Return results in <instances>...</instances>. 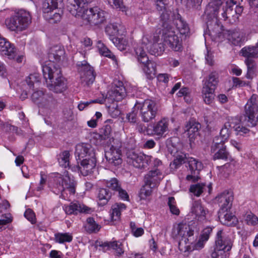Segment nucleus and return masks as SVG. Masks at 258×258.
I'll return each mask as SVG.
<instances>
[{
	"mask_svg": "<svg viewBox=\"0 0 258 258\" xmlns=\"http://www.w3.org/2000/svg\"><path fill=\"white\" fill-rule=\"evenodd\" d=\"M135 109L139 111V116L142 121L149 122L154 119L159 110V107L156 101L146 99L143 102H137Z\"/></svg>",
	"mask_w": 258,
	"mask_h": 258,
	"instance_id": "nucleus-6",
	"label": "nucleus"
},
{
	"mask_svg": "<svg viewBox=\"0 0 258 258\" xmlns=\"http://www.w3.org/2000/svg\"><path fill=\"white\" fill-rule=\"evenodd\" d=\"M111 197V193L106 188H100L99 190L98 198L99 201V205H106Z\"/></svg>",
	"mask_w": 258,
	"mask_h": 258,
	"instance_id": "nucleus-42",
	"label": "nucleus"
},
{
	"mask_svg": "<svg viewBox=\"0 0 258 258\" xmlns=\"http://www.w3.org/2000/svg\"><path fill=\"white\" fill-rule=\"evenodd\" d=\"M156 8L159 11H162L163 10L167 9L168 3L167 0H156Z\"/></svg>",
	"mask_w": 258,
	"mask_h": 258,
	"instance_id": "nucleus-64",
	"label": "nucleus"
},
{
	"mask_svg": "<svg viewBox=\"0 0 258 258\" xmlns=\"http://www.w3.org/2000/svg\"><path fill=\"white\" fill-rule=\"evenodd\" d=\"M105 156L109 164L112 166H118L122 163L121 151L113 146L105 152Z\"/></svg>",
	"mask_w": 258,
	"mask_h": 258,
	"instance_id": "nucleus-17",
	"label": "nucleus"
},
{
	"mask_svg": "<svg viewBox=\"0 0 258 258\" xmlns=\"http://www.w3.org/2000/svg\"><path fill=\"white\" fill-rule=\"evenodd\" d=\"M222 230H219L217 233L216 247L211 254V258H228L227 253L232 246V242L228 237L222 236Z\"/></svg>",
	"mask_w": 258,
	"mask_h": 258,
	"instance_id": "nucleus-8",
	"label": "nucleus"
},
{
	"mask_svg": "<svg viewBox=\"0 0 258 258\" xmlns=\"http://www.w3.org/2000/svg\"><path fill=\"white\" fill-rule=\"evenodd\" d=\"M218 82V74L216 72H212L209 75L208 78L204 83L203 87H206L207 88L215 90Z\"/></svg>",
	"mask_w": 258,
	"mask_h": 258,
	"instance_id": "nucleus-41",
	"label": "nucleus"
},
{
	"mask_svg": "<svg viewBox=\"0 0 258 258\" xmlns=\"http://www.w3.org/2000/svg\"><path fill=\"white\" fill-rule=\"evenodd\" d=\"M70 154L68 151H64L59 155L58 159L59 165L66 168L69 166V159Z\"/></svg>",
	"mask_w": 258,
	"mask_h": 258,
	"instance_id": "nucleus-49",
	"label": "nucleus"
},
{
	"mask_svg": "<svg viewBox=\"0 0 258 258\" xmlns=\"http://www.w3.org/2000/svg\"><path fill=\"white\" fill-rule=\"evenodd\" d=\"M85 228L87 232L92 233L98 231L100 229V226L95 222L93 218H88L87 219V223Z\"/></svg>",
	"mask_w": 258,
	"mask_h": 258,
	"instance_id": "nucleus-48",
	"label": "nucleus"
},
{
	"mask_svg": "<svg viewBox=\"0 0 258 258\" xmlns=\"http://www.w3.org/2000/svg\"><path fill=\"white\" fill-rule=\"evenodd\" d=\"M77 66L81 81L85 83L86 85L92 84L96 77L93 68L85 60L78 62Z\"/></svg>",
	"mask_w": 258,
	"mask_h": 258,
	"instance_id": "nucleus-11",
	"label": "nucleus"
},
{
	"mask_svg": "<svg viewBox=\"0 0 258 258\" xmlns=\"http://www.w3.org/2000/svg\"><path fill=\"white\" fill-rule=\"evenodd\" d=\"M224 0H213L210 2L206 7V13L208 14L216 15L220 6Z\"/></svg>",
	"mask_w": 258,
	"mask_h": 258,
	"instance_id": "nucleus-37",
	"label": "nucleus"
},
{
	"mask_svg": "<svg viewBox=\"0 0 258 258\" xmlns=\"http://www.w3.org/2000/svg\"><path fill=\"white\" fill-rule=\"evenodd\" d=\"M227 39L232 44L238 45L240 44L243 39V33L237 31H228L227 33Z\"/></svg>",
	"mask_w": 258,
	"mask_h": 258,
	"instance_id": "nucleus-34",
	"label": "nucleus"
},
{
	"mask_svg": "<svg viewBox=\"0 0 258 258\" xmlns=\"http://www.w3.org/2000/svg\"><path fill=\"white\" fill-rule=\"evenodd\" d=\"M100 246L104 247H107L108 249L112 248L115 250L116 253L118 255H121L123 253L122 245L118 244L116 241L105 242L100 244Z\"/></svg>",
	"mask_w": 258,
	"mask_h": 258,
	"instance_id": "nucleus-46",
	"label": "nucleus"
},
{
	"mask_svg": "<svg viewBox=\"0 0 258 258\" xmlns=\"http://www.w3.org/2000/svg\"><path fill=\"white\" fill-rule=\"evenodd\" d=\"M57 101L53 98L52 94H46L44 100L40 108H44L48 111H52L56 108Z\"/></svg>",
	"mask_w": 258,
	"mask_h": 258,
	"instance_id": "nucleus-25",
	"label": "nucleus"
},
{
	"mask_svg": "<svg viewBox=\"0 0 258 258\" xmlns=\"http://www.w3.org/2000/svg\"><path fill=\"white\" fill-rule=\"evenodd\" d=\"M232 126L230 120L226 122L222 128L220 133L219 141L225 143L230 137L231 132Z\"/></svg>",
	"mask_w": 258,
	"mask_h": 258,
	"instance_id": "nucleus-38",
	"label": "nucleus"
},
{
	"mask_svg": "<svg viewBox=\"0 0 258 258\" xmlns=\"http://www.w3.org/2000/svg\"><path fill=\"white\" fill-rule=\"evenodd\" d=\"M113 43L116 45V46L120 50H124L125 49L126 47L128 45V42L126 40V39L120 37V38H116L113 37L111 39Z\"/></svg>",
	"mask_w": 258,
	"mask_h": 258,
	"instance_id": "nucleus-52",
	"label": "nucleus"
},
{
	"mask_svg": "<svg viewBox=\"0 0 258 258\" xmlns=\"http://www.w3.org/2000/svg\"><path fill=\"white\" fill-rule=\"evenodd\" d=\"M45 95L42 91H36L33 92L31 95L32 101L37 104L39 107H40L43 103Z\"/></svg>",
	"mask_w": 258,
	"mask_h": 258,
	"instance_id": "nucleus-47",
	"label": "nucleus"
},
{
	"mask_svg": "<svg viewBox=\"0 0 258 258\" xmlns=\"http://www.w3.org/2000/svg\"><path fill=\"white\" fill-rule=\"evenodd\" d=\"M161 39L163 41V43L156 42L153 44V47L155 49L153 50L154 55L161 54L165 50L164 45H168L175 51L181 50L182 47L181 40L175 34L173 28L161 29Z\"/></svg>",
	"mask_w": 258,
	"mask_h": 258,
	"instance_id": "nucleus-4",
	"label": "nucleus"
},
{
	"mask_svg": "<svg viewBox=\"0 0 258 258\" xmlns=\"http://www.w3.org/2000/svg\"><path fill=\"white\" fill-rule=\"evenodd\" d=\"M152 157L131 151L127 154V162L136 168H142L148 165Z\"/></svg>",
	"mask_w": 258,
	"mask_h": 258,
	"instance_id": "nucleus-12",
	"label": "nucleus"
},
{
	"mask_svg": "<svg viewBox=\"0 0 258 258\" xmlns=\"http://www.w3.org/2000/svg\"><path fill=\"white\" fill-rule=\"evenodd\" d=\"M201 127L200 123L196 121H190L186 126V131L190 140H191L199 135V131Z\"/></svg>",
	"mask_w": 258,
	"mask_h": 258,
	"instance_id": "nucleus-28",
	"label": "nucleus"
},
{
	"mask_svg": "<svg viewBox=\"0 0 258 258\" xmlns=\"http://www.w3.org/2000/svg\"><path fill=\"white\" fill-rule=\"evenodd\" d=\"M2 127L4 131L6 132L15 133L17 134H20L21 131L17 127L12 125L8 123H4L2 122L0 124V127Z\"/></svg>",
	"mask_w": 258,
	"mask_h": 258,
	"instance_id": "nucleus-54",
	"label": "nucleus"
},
{
	"mask_svg": "<svg viewBox=\"0 0 258 258\" xmlns=\"http://www.w3.org/2000/svg\"><path fill=\"white\" fill-rule=\"evenodd\" d=\"M64 54V50L61 46H53L48 53L49 61L42 66L43 75L47 87L56 93L63 92L67 88L66 80L62 76L60 68L55 64V62L60 60Z\"/></svg>",
	"mask_w": 258,
	"mask_h": 258,
	"instance_id": "nucleus-1",
	"label": "nucleus"
},
{
	"mask_svg": "<svg viewBox=\"0 0 258 258\" xmlns=\"http://www.w3.org/2000/svg\"><path fill=\"white\" fill-rule=\"evenodd\" d=\"M112 103L108 105V111L110 115L114 118L117 117L120 113V111L118 108V105L116 103L111 102Z\"/></svg>",
	"mask_w": 258,
	"mask_h": 258,
	"instance_id": "nucleus-55",
	"label": "nucleus"
},
{
	"mask_svg": "<svg viewBox=\"0 0 258 258\" xmlns=\"http://www.w3.org/2000/svg\"><path fill=\"white\" fill-rule=\"evenodd\" d=\"M173 22L177 30L181 35L187 34L189 32L188 25L181 19L179 15H177V18L173 20Z\"/></svg>",
	"mask_w": 258,
	"mask_h": 258,
	"instance_id": "nucleus-33",
	"label": "nucleus"
},
{
	"mask_svg": "<svg viewBox=\"0 0 258 258\" xmlns=\"http://www.w3.org/2000/svg\"><path fill=\"white\" fill-rule=\"evenodd\" d=\"M126 95V92L123 83L117 81L113 84L111 89L108 91L104 99V102L111 103V102L119 101L122 100Z\"/></svg>",
	"mask_w": 258,
	"mask_h": 258,
	"instance_id": "nucleus-10",
	"label": "nucleus"
},
{
	"mask_svg": "<svg viewBox=\"0 0 258 258\" xmlns=\"http://www.w3.org/2000/svg\"><path fill=\"white\" fill-rule=\"evenodd\" d=\"M245 117L249 126H255L258 121V104L256 95H252L245 105Z\"/></svg>",
	"mask_w": 258,
	"mask_h": 258,
	"instance_id": "nucleus-9",
	"label": "nucleus"
},
{
	"mask_svg": "<svg viewBox=\"0 0 258 258\" xmlns=\"http://www.w3.org/2000/svg\"><path fill=\"white\" fill-rule=\"evenodd\" d=\"M245 63L246 64L247 67V73L246 75V77L247 79H251L252 78V74H253L252 70V60L249 58H247L245 60Z\"/></svg>",
	"mask_w": 258,
	"mask_h": 258,
	"instance_id": "nucleus-62",
	"label": "nucleus"
},
{
	"mask_svg": "<svg viewBox=\"0 0 258 258\" xmlns=\"http://www.w3.org/2000/svg\"><path fill=\"white\" fill-rule=\"evenodd\" d=\"M55 241L58 243H61L65 242H70L73 239V236L68 233H57L55 234Z\"/></svg>",
	"mask_w": 258,
	"mask_h": 258,
	"instance_id": "nucleus-50",
	"label": "nucleus"
},
{
	"mask_svg": "<svg viewBox=\"0 0 258 258\" xmlns=\"http://www.w3.org/2000/svg\"><path fill=\"white\" fill-rule=\"evenodd\" d=\"M62 14V10L58 7L50 12L43 14V16L44 19L49 23L54 24L60 21Z\"/></svg>",
	"mask_w": 258,
	"mask_h": 258,
	"instance_id": "nucleus-23",
	"label": "nucleus"
},
{
	"mask_svg": "<svg viewBox=\"0 0 258 258\" xmlns=\"http://www.w3.org/2000/svg\"><path fill=\"white\" fill-rule=\"evenodd\" d=\"M224 144L225 143L219 141V137H215L211 146V153L215 154L216 152H219L221 151V146H224Z\"/></svg>",
	"mask_w": 258,
	"mask_h": 258,
	"instance_id": "nucleus-51",
	"label": "nucleus"
},
{
	"mask_svg": "<svg viewBox=\"0 0 258 258\" xmlns=\"http://www.w3.org/2000/svg\"><path fill=\"white\" fill-rule=\"evenodd\" d=\"M187 161L189 164L190 174L187 175L186 177H199L200 172L203 167L202 163L196 159L192 158Z\"/></svg>",
	"mask_w": 258,
	"mask_h": 258,
	"instance_id": "nucleus-22",
	"label": "nucleus"
},
{
	"mask_svg": "<svg viewBox=\"0 0 258 258\" xmlns=\"http://www.w3.org/2000/svg\"><path fill=\"white\" fill-rule=\"evenodd\" d=\"M40 76L37 73L30 74L26 79V82L30 88H34V83L40 81Z\"/></svg>",
	"mask_w": 258,
	"mask_h": 258,
	"instance_id": "nucleus-53",
	"label": "nucleus"
},
{
	"mask_svg": "<svg viewBox=\"0 0 258 258\" xmlns=\"http://www.w3.org/2000/svg\"><path fill=\"white\" fill-rule=\"evenodd\" d=\"M69 11L75 17L81 16L92 26H99L106 22V12L98 7L84 10V5L91 0H69Z\"/></svg>",
	"mask_w": 258,
	"mask_h": 258,
	"instance_id": "nucleus-2",
	"label": "nucleus"
},
{
	"mask_svg": "<svg viewBox=\"0 0 258 258\" xmlns=\"http://www.w3.org/2000/svg\"><path fill=\"white\" fill-rule=\"evenodd\" d=\"M204 185V184L201 185L200 184L192 185L190 186L189 190L195 196L199 197L203 192V189Z\"/></svg>",
	"mask_w": 258,
	"mask_h": 258,
	"instance_id": "nucleus-60",
	"label": "nucleus"
},
{
	"mask_svg": "<svg viewBox=\"0 0 258 258\" xmlns=\"http://www.w3.org/2000/svg\"><path fill=\"white\" fill-rule=\"evenodd\" d=\"M106 184L108 187L116 191L120 188V186L116 178H110V180H106Z\"/></svg>",
	"mask_w": 258,
	"mask_h": 258,
	"instance_id": "nucleus-59",
	"label": "nucleus"
},
{
	"mask_svg": "<svg viewBox=\"0 0 258 258\" xmlns=\"http://www.w3.org/2000/svg\"><path fill=\"white\" fill-rule=\"evenodd\" d=\"M153 168L151 170L148 174L147 177H155L156 176H164L163 174L162 163L161 161L158 159L155 158L153 161Z\"/></svg>",
	"mask_w": 258,
	"mask_h": 258,
	"instance_id": "nucleus-24",
	"label": "nucleus"
},
{
	"mask_svg": "<svg viewBox=\"0 0 258 258\" xmlns=\"http://www.w3.org/2000/svg\"><path fill=\"white\" fill-rule=\"evenodd\" d=\"M168 205L169 207L170 212L174 215H178L179 214V210L177 208L176 205L175 199L173 197L168 198Z\"/></svg>",
	"mask_w": 258,
	"mask_h": 258,
	"instance_id": "nucleus-57",
	"label": "nucleus"
},
{
	"mask_svg": "<svg viewBox=\"0 0 258 258\" xmlns=\"http://www.w3.org/2000/svg\"><path fill=\"white\" fill-rule=\"evenodd\" d=\"M97 47L99 53L106 57L111 58L113 60L116 61L115 56L106 47V46L100 41L97 42Z\"/></svg>",
	"mask_w": 258,
	"mask_h": 258,
	"instance_id": "nucleus-43",
	"label": "nucleus"
},
{
	"mask_svg": "<svg viewBox=\"0 0 258 258\" xmlns=\"http://www.w3.org/2000/svg\"><path fill=\"white\" fill-rule=\"evenodd\" d=\"M171 154L175 156V159L170 164L171 169L175 170L180 165L187 161L186 155L181 152H179L177 148L174 146L168 148Z\"/></svg>",
	"mask_w": 258,
	"mask_h": 258,
	"instance_id": "nucleus-19",
	"label": "nucleus"
},
{
	"mask_svg": "<svg viewBox=\"0 0 258 258\" xmlns=\"http://www.w3.org/2000/svg\"><path fill=\"white\" fill-rule=\"evenodd\" d=\"M195 229L192 224L179 223L174 227L172 235L173 238L178 241L179 246L185 244V247H188L189 245L186 244L191 240V237L193 236Z\"/></svg>",
	"mask_w": 258,
	"mask_h": 258,
	"instance_id": "nucleus-7",
	"label": "nucleus"
},
{
	"mask_svg": "<svg viewBox=\"0 0 258 258\" xmlns=\"http://www.w3.org/2000/svg\"><path fill=\"white\" fill-rule=\"evenodd\" d=\"M215 90L206 87H203L202 93L203 100L207 104H211L214 99Z\"/></svg>",
	"mask_w": 258,
	"mask_h": 258,
	"instance_id": "nucleus-40",
	"label": "nucleus"
},
{
	"mask_svg": "<svg viewBox=\"0 0 258 258\" xmlns=\"http://www.w3.org/2000/svg\"><path fill=\"white\" fill-rule=\"evenodd\" d=\"M0 53L7 56L9 59H14L16 56V50L14 45L5 38L0 35Z\"/></svg>",
	"mask_w": 258,
	"mask_h": 258,
	"instance_id": "nucleus-15",
	"label": "nucleus"
},
{
	"mask_svg": "<svg viewBox=\"0 0 258 258\" xmlns=\"http://www.w3.org/2000/svg\"><path fill=\"white\" fill-rule=\"evenodd\" d=\"M8 28L12 31L21 32L26 30L31 23L30 13L24 10H19L5 21Z\"/></svg>",
	"mask_w": 258,
	"mask_h": 258,
	"instance_id": "nucleus-5",
	"label": "nucleus"
},
{
	"mask_svg": "<svg viewBox=\"0 0 258 258\" xmlns=\"http://www.w3.org/2000/svg\"><path fill=\"white\" fill-rule=\"evenodd\" d=\"M221 148V151L219 152H216L215 154L213 155V160L221 159L226 161L230 159L231 156L229 152L227 150L226 146L225 145L222 146Z\"/></svg>",
	"mask_w": 258,
	"mask_h": 258,
	"instance_id": "nucleus-45",
	"label": "nucleus"
},
{
	"mask_svg": "<svg viewBox=\"0 0 258 258\" xmlns=\"http://www.w3.org/2000/svg\"><path fill=\"white\" fill-rule=\"evenodd\" d=\"M222 16L224 20L230 18L238 17L243 11V7L237 5V2L234 0H227L225 7L223 9Z\"/></svg>",
	"mask_w": 258,
	"mask_h": 258,
	"instance_id": "nucleus-13",
	"label": "nucleus"
},
{
	"mask_svg": "<svg viewBox=\"0 0 258 258\" xmlns=\"http://www.w3.org/2000/svg\"><path fill=\"white\" fill-rule=\"evenodd\" d=\"M126 206L124 204L116 203L112 207V213L111 217L114 220H117L119 219L121 212L122 210H124Z\"/></svg>",
	"mask_w": 258,
	"mask_h": 258,
	"instance_id": "nucleus-44",
	"label": "nucleus"
},
{
	"mask_svg": "<svg viewBox=\"0 0 258 258\" xmlns=\"http://www.w3.org/2000/svg\"><path fill=\"white\" fill-rule=\"evenodd\" d=\"M145 47L139 45L135 49L136 56L139 62L141 63H145L148 61V57L146 53Z\"/></svg>",
	"mask_w": 258,
	"mask_h": 258,
	"instance_id": "nucleus-39",
	"label": "nucleus"
},
{
	"mask_svg": "<svg viewBox=\"0 0 258 258\" xmlns=\"http://www.w3.org/2000/svg\"><path fill=\"white\" fill-rule=\"evenodd\" d=\"M142 64H143V70L146 74L147 78L149 79L154 78L156 75V63L148 59V61Z\"/></svg>",
	"mask_w": 258,
	"mask_h": 258,
	"instance_id": "nucleus-26",
	"label": "nucleus"
},
{
	"mask_svg": "<svg viewBox=\"0 0 258 258\" xmlns=\"http://www.w3.org/2000/svg\"><path fill=\"white\" fill-rule=\"evenodd\" d=\"M171 12L170 10H163L160 15V23L162 27V29H169L173 28L170 25L171 18L170 15Z\"/></svg>",
	"mask_w": 258,
	"mask_h": 258,
	"instance_id": "nucleus-29",
	"label": "nucleus"
},
{
	"mask_svg": "<svg viewBox=\"0 0 258 258\" xmlns=\"http://www.w3.org/2000/svg\"><path fill=\"white\" fill-rule=\"evenodd\" d=\"M137 109H135V106L133 108V110L127 114L126 119L128 121L132 123H135L138 120V111Z\"/></svg>",
	"mask_w": 258,
	"mask_h": 258,
	"instance_id": "nucleus-61",
	"label": "nucleus"
},
{
	"mask_svg": "<svg viewBox=\"0 0 258 258\" xmlns=\"http://www.w3.org/2000/svg\"><path fill=\"white\" fill-rule=\"evenodd\" d=\"M241 53L246 58L258 57V42L254 46L243 47L241 50Z\"/></svg>",
	"mask_w": 258,
	"mask_h": 258,
	"instance_id": "nucleus-35",
	"label": "nucleus"
},
{
	"mask_svg": "<svg viewBox=\"0 0 258 258\" xmlns=\"http://www.w3.org/2000/svg\"><path fill=\"white\" fill-rule=\"evenodd\" d=\"M124 29L123 26L117 23H110L105 29V32L110 36H114L117 34H122Z\"/></svg>",
	"mask_w": 258,
	"mask_h": 258,
	"instance_id": "nucleus-27",
	"label": "nucleus"
},
{
	"mask_svg": "<svg viewBox=\"0 0 258 258\" xmlns=\"http://www.w3.org/2000/svg\"><path fill=\"white\" fill-rule=\"evenodd\" d=\"M75 155L78 159L82 160L81 166L69 167L74 172H80L79 175L86 176L90 175L96 166L95 153L93 147L88 144H79L76 147Z\"/></svg>",
	"mask_w": 258,
	"mask_h": 258,
	"instance_id": "nucleus-3",
	"label": "nucleus"
},
{
	"mask_svg": "<svg viewBox=\"0 0 258 258\" xmlns=\"http://www.w3.org/2000/svg\"><path fill=\"white\" fill-rule=\"evenodd\" d=\"M145 184L143 185L139 193L140 200H145L150 196L152 192V189L155 188L158 184L156 178H145Z\"/></svg>",
	"mask_w": 258,
	"mask_h": 258,
	"instance_id": "nucleus-18",
	"label": "nucleus"
},
{
	"mask_svg": "<svg viewBox=\"0 0 258 258\" xmlns=\"http://www.w3.org/2000/svg\"><path fill=\"white\" fill-rule=\"evenodd\" d=\"M112 133V128L110 125L106 124L100 130V137L102 139L106 140L110 137Z\"/></svg>",
	"mask_w": 258,
	"mask_h": 258,
	"instance_id": "nucleus-56",
	"label": "nucleus"
},
{
	"mask_svg": "<svg viewBox=\"0 0 258 258\" xmlns=\"http://www.w3.org/2000/svg\"><path fill=\"white\" fill-rule=\"evenodd\" d=\"M61 184L59 183L58 188L59 190L63 191L68 189L69 191L74 194L75 193V186L76 183L73 178H61Z\"/></svg>",
	"mask_w": 258,
	"mask_h": 258,
	"instance_id": "nucleus-30",
	"label": "nucleus"
},
{
	"mask_svg": "<svg viewBox=\"0 0 258 258\" xmlns=\"http://www.w3.org/2000/svg\"><path fill=\"white\" fill-rule=\"evenodd\" d=\"M24 216L27 218L32 224L36 222L35 215L33 211L28 209L26 210L24 213Z\"/></svg>",
	"mask_w": 258,
	"mask_h": 258,
	"instance_id": "nucleus-63",
	"label": "nucleus"
},
{
	"mask_svg": "<svg viewBox=\"0 0 258 258\" xmlns=\"http://www.w3.org/2000/svg\"><path fill=\"white\" fill-rule=\"evenodd\" d=\"M233 200L232 194L229 191H224L215 198V201L217 202L220 207V211H228L232 206Z\"/></svg>",
	"mask_w": 258,
	"mask_h": 258,
	"instance_id": "nucleus-16",
	"label": "nucleus"
},
{
	"mask_svg": "<svg viewBox=\"0 0 258 258\" xmlns=\"http://www.w3.org/2000/svg\"><path fill=\"white\" fill-rule=\"evenodd\" d=\"M63 209L68 215H77L79 213L88 214L92 211L91 208L79 203H71L69 205H65Z\"/></svg>",
	"mask_w": 258,
	"mask_h": 258,
	"instance_id": "nucleus-20",
	"label": "nucleus"
},
{
	"mask_svg": "<svg viewBox=\"0 0 258 258\" xmlns=\"http://www.w3.org/2000/svg\"><path fill=\"white\" fill-rule=\"evenodd\" d=\"M108 3L114 9H118L123 11L125 6L123 5L122 0H107Z\"/></svg>",
	"mask_w": 258,
	"mask_h": 258,
	"instance_id": "nucleus-58",
	"label": "nucleus"
},
{
	"mask_svg": "<svg viewBox=\"0 0 258 258\" xmlns=\"http://www.w3.org/2000/svg\"><path fill=\"white\" fill-rule=\"evenodd\" d=\"M218 217L223 225L228 226H235L238 222L237 218L228 211H219Z\"/></svg>",
	"mask_w": 258,
	"mask_h": 258,
	"instance_id": "nucleus-21",
	"label": "nucleus"
},
{
	"mask_svg": "<svg viewBox=\"0 0 258 258\" xmlns=\"http://www.w3.org/2000/svg\"><path fill=\"white\" fill-rule=\"evenodd\" d=\"M61 2V0H44L42 4L43 14L57 8Z\"/></svg>",
	"mask_w": 258,
	"mask_h": 258,
	"instance_id": "nucleus-36",
	"label": "nucleus"
},
{
	"mask_svg": "<svg viewBox=\"0 0 258 258\" xmlns=\"http://www.w3.org/2000/svg\"><path fill=\"white\" fill-rule=\"evenodd\" d=\"M230 120L232 128L235 131L236 135L243 136L247 134L249 130L241 124L240 120L237 118H231Z\"/></svg>",
	"mask_w": 258,
	"mask_h": 258,
	"instance_id": "nucleus-31",
	"label": "nucleus"
},
{
	"mask_svg": "<svg viewBox=\"0 0 258 258\" xmlns=\"http://www.w3.org/2000/svg\"><path fill=\"white\" fill-rule=\"evenodd\" d=\"M191 211L192 213L195 214L196 217H198V220L205 219L206 213L200 201H195L194 202Z\"/></svg>",
	"mask_w": 258,
	"mask_h": 258,
	"instance_id": "nucleus-32",
	"label": "nucleus"
},
{
	"mask_svg": "<svg viewBox=\"0 0 258 258\" xmlns=\"http://www.w3.org/2000/svg\"><path fill=\"white\" fill-rule=\"evenodd\" d=\"M169 122L167 118H162L153 124L152 133L150 134L158 138H164L169 131Z\"/></svg>",
	"mask_w": 258,
	"mask_h": 258,
	"instance_id": "nucleus-14",
	"label": "nucleus"
}]
</instances>
